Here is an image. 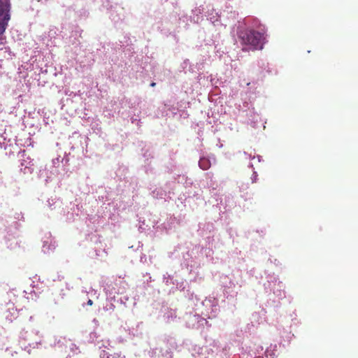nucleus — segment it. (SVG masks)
<instances>
[{"instance_id": "39448f33", "label": "nucleus", "mask_w": 358, "mask_h": 358, "mask_svg": "<svg viewBox=\"0 0 358 358\" xmlns=\"http://www.w3.org/2000/svg\"><path fill=\"white\" fill-rule=\"evenodd\" d=\"M156 85V83L155 82L151 83L150 86L155 87Z\"/></svg>"}, {"instance_id": "f03ea898", "label": "nucleus", "mask_w": 358, "mask_h": 358, "mask_svg": "<svg viewBox=\"0 0 358 358\" xmlns=\"http://www.w3.org/2000/svg\"><path fill=\"white\" fill-rule=\"evenodd\" d=\"M10 0H0V36L5 32L10 20Z\"/></svg>"}, {"instance_id": "f257e3e1", "label": "nucleus", "mask_w": 358, "mask_h": 358, "mask_svg": "<svg viewBox=\"0 0 358 358\" xmlns=\"http://www.w3.org/2000/svg\"><path fill=\"white\" fill-rule=\"evenodd\" d=\"M239 36L241 43L250 45L253 50H262L265 43L264 34L254 29L242 31Z\"/></svg>"}, {"instance_id": "7ed1b4c3", "label": "nucleus", "mask_w": 358, "mask_h": 358, "mask_svg": "<svg viewBox=\"0 0 358 358\" xmlns=\"http://www.w3.org/2000/svg\"><path fill=\"white\" fill-rule=\"evenodd\" d=\"M199 166L203 170H207L210 166V163L208 159L206 158H201L199 162Z\"/></svg>"}, {"instance_id": "20e7f679", "label": "nucleus", "mask_w": 358, "mask_h": 358, "mask_svg": "<svg viewBox=\"0 0 358 358\" xmlns=\"http://www.w3.org/2000/svg\"><path fill=\"white\" fill-rule=\"evenodd\" d=\"M87 305H89V306H92V305L93 304V301H92V300L89 299V300L87 301Z\"/></svg>"}]
</instances>
